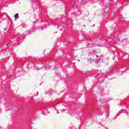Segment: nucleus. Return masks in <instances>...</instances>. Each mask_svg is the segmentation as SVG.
Listing matches in <instances>:
<instances>
[{
	"instance_id": "7ed1b4c3",
	"label": "nucleus",
	"mask_w": 129,
	"mask_h": 129,
	"mask_svg": "<svg viewBox=\"0 0 129 129\" xmlns=\"http://www.w3.org/2000/svg\"><path fill=\"white\" fill-rule=\"evenodd\" d=\"M72 128H73V129L75 128V126H73Z\"/></svg>"
},
{
	"instance_id": "f03ea898",
	"label": "nucleus",
	"mask_w": 129,
	"mask_h": 129,
	"mask_svg": "<svg viewBox=\"0 0 129 129\" xmlns=\"http://www.w3.org/2000/svg\"><path fill=\"white\" fill-rule=\"evenodd\" d=\"M4 31H7V28H4Z\"/></svg>"
},
{
	"instance_id": "f257e3e1",
	"label": "nucleus",
	"mask_w": 129,
	"mask_h": 129,
	"mask_svg": "<svg viewBox=\"0 0 129 129\" xmlns=\"http://www.w3.org/2000/svg\"><path fill=\"white\" fill-rule=\"evenodd\" d=\"M14 18L16 19H19V13H17L15 15Z\"/></svg>"
},
{
	"instance_id": "20e7f679",
	"label": "nucleus",
	"mask_w": 129,
	"mask_h": 129,
	"mask_svg": "<svg viewBox=\"0 0 129 129\" xmlns=\"http://www.w3.org/2000/svg\"><path fill=\"white\" fill-rule=\"evenodd\" d=\"M97 58H98V55H96Z\"/></svg>"
}]
</instances>
